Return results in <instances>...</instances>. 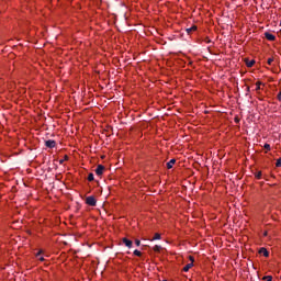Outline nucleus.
<instances>
[{"label":"nucleus","mask_w":281,"mask_h":281,"mask_svg":"<svg viewBox=\"0 0 281 281\" xmlns=\"http://www.w3.org/2000/svg\"><path fill=\"white\" fill-rule=\"evenodd\" d=\"M187 32H188V34H190V32H192V29L191 27L187 29Z\"/></svg>","instance_id":"23"},{"label":"nucleus","mask_w":281,"mask_h":281,"mask_svg":"<svg viewBox=\"0 0 281 281\" xmlns=\"http://www.w3.org/2000/svg\"><path fill=\"white\" fill-rule=\"evenodd\" d=\"M154 251H156V252L161 251V246H159V245L154 246Z\"/></svg>","instance_id":"13"},{"label":"nucleus","mask_w":281,"mask_h":281,"mask_svg":"<svg viewBox=\"0 0 281 281\" xmlns=\"http://www.w3.org/2000/svg\"><path fill=\"white\" fill-rule=\"evenodd\" d=\"M135 245L136 247H139V245H142V241L139 239H135Z\"/></svg>","instance_id":"20"},{"label":"nucleus","mask_w":281,"mask_h":281,"mask_svg":"<svg viewBox=\"0 0 281 281\" xmlns=\"http://www.w3.org/2000/svg\"><path fill=\"white\" fill-rule=\"evenodd\" d=\"M263 148H265L266 150H271V145H269V144L266 143V144L263 145Z\"/></svg>","instance_id":"16"},{"label":"nucleus","mask_w":281,"mask_h":281,"mask_svg":"<svg viewBox=\"0 0 281 281\" xmlns=\"http://www.w3.org/2000/svg\"><path fill=\"white\" fill-rule=\"evenodd\" d=\"M175 164H177L176 159H171L169 162H167L168 170L172 169V166H175Z\"/></svg>","instance_id":"9"},{"label":"nucleus","mask_w":281,"mask_h":281,"mask_svg":"<svg viewBox=\"0 0 281 281\" xmlns=\"http://www.w3.org/2000/svg\"><path fill=\"white\" fill-rule=\"evenodd\" d=\"M273 63V57L268 58V65H271Z\"/></svg>","instance_id":"21"},{"label":"nucleus","mask_w":281,"mask_h":281,"mask_svg":"<svg viewBox=\"0 0 281 281\" xmlns=\"http://www.w3.org/2000/svg\"><path fill=\"white\" fill-rule=\"evenodd\" d=\"M45 146L47 148H55L56 147V142L55 140H46Z\"/></svg>","instance_id":"5"},{"label":"nucleus","mask_w":281,"mask_h":281,"mask_svg":"<svg viewBox=\"0 0 281 281\" xmlns=\"http://www.w3.org/2000/svg\"><path fill=\"white\" fill-rule=\"evenodd\" d=\"M65 160H60L59 164H63Z\"/></svg>","instance_id":"26"},{"label":"nucleus","mask_w":281,"mask_h":281,"mask_svg":"<svg viewBox=\"0 0 281 281\" xmlns=\"http://www.w3.org/2000/svg\"><path fill=\"white\" fill-rule=\"evenodd\" d=\"M86 204L90 205V207H95V205L98 204V200H95V196L93 195L87 196Z\"/></svg>","instance_id":"1"},{"label":"nucleus","mask_w":281,"mask_h":281,"mask_svg":"<svg viewBox=\"0 0 281 281\" xmlns=\"http://www.w3.org/2000/svg\"><path fill=\"white\" fill-rule=\"evenodd\" d=\"M192 32H196V26L191 27Z\"/></svg>","instance_id":"22"},{"label":"nucleus","mask_w":281,"mask_h":281,"mask_svg":"<svg viewBox=\"0 0 281 281\" xmlns=\"http://www.w3.org/2000/svg\"><path fill=\"white\" fill-rule=\"evenodd\" d=\"M261 86L265 87V83H262L261 81H257L255 91H260V89H262Z\"/></svg>","instance_id":"10"},{"label":"nucleus","mask_w":281,"mask_h":281,"mask_svg":"<svg viewBox=\"0 0 281 281\" xmlns=\"http://www.w3.org/2000/svg\"><path fill=\"white\" fill-rule=\"evenodd\" d=\"M134 256H137L138 258L142 256V251L139 250H134Z\"/></svg>","instance_id":"18"},{"label":"nucleus","mask_w":281,"mask_h":281,"mask_svg":"<svg viewBox=\"0 0 281 281\" xmlns=\"http://www.w3.org/2000/svg\"><path fill=\"white\" fill-rule=\"evenodd\" d=\"M276 166H277V168H281V159H278V160H277Z\"/></svg>","instance_id":"19"},{"label":"nucleus","mask_w":281,"mask_h":281,"mask_svg":"<svg viewBox=\"0 0 281 281\" xmlns=\"http://www.w3.org/2000/svg\"><path fill=\"white\" fill-rule=\"evenodd\" d=\"M278 100L281 101V92H279V94H278Z\"/></svg>","instance_id":"24"},{"label":"nucleus","mask_w":281,"mask_h":281,"mask_svg":"<svg viewBox=\"0 0 281 281\" xmlns=\"http://www.w3.org/2000/svg\"><path fill=\"white\" fill-rule=\"evenodd\" d=\"M265 37L267 38V41H276V35L269 32L265 33Z\"/></svg>","instance_id":"7"},{"label":"nucleus","mask_w":281,"mask_h":281,"mask_svg":"<svg viewBox=\"0 0 281 281\" xmlns=\"http://www.w3.org/2000/svg\"><path fill=\"white\" fill-rule=\"evenodd\" d=\"M95 175H98V177H102V175H104V166L103 165H98V167L95 169Z\"/></svg>","instance_id":"4"},{"label":"nucleus","mask_w":281,"mask_h":281,"mask_svg":"<svg viewBox=\"0 0 281 281\" xmlns=\"http://www.w3.org/2000/svg\"><path fill=\"white\" fill-rule=\"evenodd\" d=\"M189 260H190V263L186 265L182 269V271H184V273H188V271H190L192 269V267H194V257L189 256Z\"/></svg>","instance_id":"2"},{"label":"nucleus","mask_w":281,"mask_h":281,"mask_svg":"<svg viewBox=\"0 0 281 281\" xmlns=\"http://www.w3.org/2000/svg\"><path fill=\"white\" fill-rule=\"evenodd\" d=\"M150 240H151V241H153V240H161V234L156 233V234L154 235V237H153Z\"/></svg>","instance_id":"11"},{"label":"nucleus","mask_w":281,"mask_h":281,"mask_svg":"<svg viewBox=\"0 0 281 281\" xmlns=\"http://www.w3.org/2000/svg\"><path fill=\"white\" fill-rule=\"evenodd\" d=\"M263 281H273V278L271 276L263 277Z\"/></svg>","instance_id":"14"},{"label":"nucleus","mask_w":281,"mask_h":281,"mask_svg":"<svg viewBox=\"0 0 281 281\" xmlns=\"http://www.w3.org/2000/svg\"><path fill=\"white\" fill-rule=\"evenodd\" d=\"M247 67H252L254 65H256V60H248L246 61Z\"/></svg>","instance_id":"12"},{"label":"nucleus","mask_w":281,"mask_h":281,"mask_svg":"<svg viewBox=\"0 0 281 281\" xmlns=\"http://www.w3.org/2000/svg\"><path fill=\"white\" fill-rule=\"evenodd\" d=\"M259 254H261L262 256H265V258H269V251L266 248H261L259 250Z\"/></svg>","instance_id":"8"},{"label":"nucleus","mask_w":281,"mask_h":281,"mask_svg":"<svg viewBox=\"0 0 281 281\" xmlns=\"http://www.w3.org/2000/svg\"><path fill=\"white\" fill-rule=\"evenodd\" d=\"M256 179H262V171L256 173Z\"/></svg>","instance_id":"15"},{"label":"nucleus","mask_w":281,"mask_h":281,"mask_svg":"<svg viewBox=\"0 0 281 281\" xmlns=\"http://www.w3.org/2000/svg\"><path fill=\"white\" fill-rule=\"evenodd\" d=\"M123 243L125 246H127L128 249H131V247H133V241L126 237L123 238Z\"/></svg>","instance_id":"6"},{"label":"nucleus","mask_w":281,"mask_h":281,"mask_svg":"<svg viewBox=\"0 0 281 281\" xmlns=\"http://www.w3.org/2000/svg\"><path fill=\"white\" fill-rule=\"evenodd\" d=\"M67 159H69V157H68V156H65L64 161H67Z\"/></svg>","instance_id":"25"},{"label":"nucleus","mask_w":281,"mask_h":281,"mask_svg":"<svg viewBox=\"0 0 281 281\" xmlns=\"http://www.w3.org/2000/svg\"><path fill=\"white\" fill-rule=\"evenodd\" d=\"M45 250L40 249L38 252L35 255V257L37 258V260H40V262H45Z\"/></svg>","instance_id":"3"},{"label":"nucleus","mask_w":281,"mask_h":281,"mask_svg":"<svg viewBox=\"0 0 281 281\" xmlns=\"http://www.w3.org/2000/svg\"><path fill=\"white\" fill-rule=\"evenodd\" d=\"M93 179H94L93 173H89V175H88V181H93Z\"/></svg>","instance_id":"17"}]
</instances>
